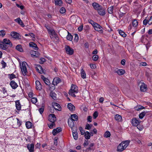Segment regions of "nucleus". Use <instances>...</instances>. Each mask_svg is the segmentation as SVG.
Segmentation results:
<instances>
[{"mask_svg":"<svg viewBox=\"0 0 152 152\" xmlns=\"http://www.w3.org/2000/svg\"><path fill=\"white\" fill-rule=\"evenodd\" d=\"M1 64L2 65L3 68H4L6 66V64L3 60L1 61Z\"/></svg>","mask_w":152,"mask_h":152,"instance_id":"63","label":"nucleus"},{"mask_svg":"<svg viewBox=\"0 0 152 152\" xmlns=\"http://www.w3.org/2000/svg\"><path fill=\"white\" fill-rule=\"evenodd\" d=\"M84 134V137L86 139H89L90 138L91 134L88 132L86 131Z\"/></svg>","mask_w":152,"mask_h":152,"instance_id":"33","label":"nucleus"},{"mask_svg":"<svg viewBox=\"0 0 152 152\" xmlns=\"http://www.w3.org/2000/svg\"><path fill=\"white\" fill-rule=\"evenodd\" d=\"M147 113V112H146L144 111L143 112L141 113L139 115V118L141 119H142L143 118V117L145 116V115Z\"/></svg>","mask_w":152,"mask_h":152,"instance_id":"41","label":"nucleus"},{"mask_svg":"<svg viewBox=\"0 0 152 152\" xmlns=\"http://www.w3.org/2000/svg\"><path fill=\"white\" fill-rule=\"evenodd\" d=\"M77 87L75 85H73L71 87V89L69 91V94L72 96H76L75 94L78 92Z\"/></svg>","mask_w":152,"mask_h":152,"instance_id":"1","label":"nucleus"},{"mask_svg":"<svg viewBox=\"0 0 152 152\" xmlns=\"http://www.w3.org/2000/svg\"><path fill=\"white\" fill-rule=\"evenodd\" d=\"M99 56L97 55H94L92 57V60L95 61H97L98 59Z\"/></svg>","mask_w":152,"mask_h":152,"instance_id":"51","label":"nucleus"},{"mask_svg":"<svg viewBox=\"0 0 152 152\" xmlns=\"http://www.w3.org/2000/svg\"><path fill=\"white\" fill-rule=\"evenodd\" d=\"M81 77L83 78L84 79L86 77V73L85 71L83 70V69H82L81 70Z\"/></svg>","mask_w":152,"mask_h":152,"instance_id":"37","label":"nucleus"},{"mask_svg":"<svg viewBox=\"0 0 152 152\" xmlns=\"http://www.w3.org/2000/svg\"><path fill=\"white\" fill-rule=\"evenodd\" d=\"M30 54L31 56L33 57H37L39 55V53L38 52L34 50L31 51L30 52Z\"/></svg>","mask_w":152,"mask_h":152,"instance_id":"15","label":"nucleus"},{"mask_svg":"<svg viewBox=\"0 0 152 152\" xmlns=\"http://www.w3.org/2000/svg\"><path fill=\"white\" fill-rule=\"evenodd\" d=\"M117 73L119 75H123L125 72V71L123 69H119L116 71Z\"/></svg>","mask_w":152,"mask_h":152,"instance_id":"34","label":"nucleus"},{"mask_svg":"<svg viewBox=\"0 0 152 152\" xmlns=\"http://www.w3.org/2000/svg\"><path fill=\"white\" fill-rule=\"evenodd\" d=\"M92 6L95 9L97 10L100 7V6L101 5H99L98 3H93L92 4Z\"/></svg>","mask_w":152,"mask_h":152,"instance_id":"29","label":"nucleus"},{"mask_svg":"<svg viewBox=\"0 0 152 152\" xmlns=\"http://www.w3.org/2000/svg\"><path fill=\"white\" fill-rule=\"evenodd\" d=\"M94 145V143H91L89 145V147L86 150V152H90L91 151H93L95 149Z\"/></svg>","mask_w":152,"mask_h":152,"instance_id":"8","label":"nucleus"},{"mask_svg":"<svg viewBox=\"0 0 152 152\" xmlns=\"http://www.w3.org/2000/svg\"><path fill=\"white\" fill-rule=\"evenodd\" d=\"M119 34L122 37H125L126 36V34L122 30H118Z\"/></svg>","mask_w":152,"mask_h":152,"instance_id":"45","label":"nucleus"},{"mask_svg":"<svg viewBox=\"0 0 152 152\" xmlns=\"http://www.w3.org/2000/svg\"><path fill=\"white\" fill-rule=\"evenodd\" d=\"M15 106L16 109L18 110H21V106L19 100H17L15 102Z\"/></svg>","mask_w":152,"mask_h":152,"instance_id":"21","label":"nucleus"},{"mask_svg":"<svg viewBox=\"0 0 152 152\" xmlns=\"http://www.w3.org/2000/svg\"><path fill=\"white\" fill-rule=\"evenodd\" d=\"M141 122V121L140 120L136 118H133L132 120V124L133 126H137Z\"/></svg>","mask_w":152,"mask_h":152,"instance_id":"7","label":"nucleus"},{"mask_svg":"<svg viewBox=\"0 0 152 152\" xmlns=\"http://www.w3.org/2000/svg\"><path fill=\"white\" fill-rule=\"evenodd\" d=\"M137 127V128L139 130L141 131L143 129V126L142 125H140V124H138L137 126H136Z\"/></svg>","mask_w":152,"mask_h":152,"instance_id":"50","label":"nucleus"},{"mask_svg":"<svg viewBox=\"0 0 152 152\" xmlns=\"http://www.w3.org/2000/svg\"><path fill=\"white\" fill-rule=\"evenodd\" d=\"M111 135V134L110 132L108 131H106L104 134V137L106 138L110 137Z\"/></svg>","mask_w":152,"mask_h":152,"instance_id":"42","label":"nucleus"},{"mask_svg":"<svg viewBox=\"0 0 152 152\" xmlns=\"http://www.w3.org/2000/svg\"><path fill=\"white\" fill-rule=\"evenodd\" d=\"M115 120L118 121H121L122 119V117L121 116L118 114L115 115Z\"/></svg>","mask_w":152,"mask_h":152,"instance_id":"32","label":"nucleus"},{"mask_svg":"<svg viewBox=\"0 0 152 152\" xmlns=\"http://www.w3.org/2000/svg\"><path fill=\"white\" fill-rule=\"evenodd\" d=\"M74 121L72 119H69L68 120V124L69 126L71 128L72 130L75 129H77L75 126V124L74 122Z\"/></svg>","mask_w":152,"mask_h":152,"instance_id":"6","label":"nucleus"},{"mask_svg":"<svg viewBox=\"0 0 152 152\" xmlns=\"http://www.w3.org/2000/svg\"><path fill=\"white\" fill-rule=\"evenodd\" d=\"M67 107L71 111H73L75 110V106L71 103L68 104L67 105Z\"/></svg>","mask_w":152,"mask_h":152,"instance_id":"26","label":"nucleus"},{"mask_svg":"<svg viewBox=\"0 0 152 152\" xmlns=\"http://www.w3.org/2000/svg\"><path fill=\"white\" fill-rule=\"evenodd\" d=\"M76 130L77 129H75L72 130L73 137L75 140H77L78 138V133L76 132Z\"/></svg>","mask_w":152,"mask_h":152,"instance_id":"20","label":"nucleus"},{"mask_svg":"<svg viewBox=\"0 0 152 152\" xmlns=\"http://www.w3.org/2000/svg\"><path fill=\"white\" fill-rule=\"evenodd\" d=\"M66 38L70 41H71L72 39V36L69 32H68V35L66 37Z\"/></svg>","mask_w":152,"mask_h":152,"instance_id":"39","label":"nucleus"},{"mask_svg":"<svg viewBox=\"0 0 152 152\" xmlns=\"http://www.w3.org/2000/svg\"><path fill=\"white\" fill-rule=\"evenodd\" d=\"M46 61V59L44 58H41L40 59L39 63L41 64H43Z\"/></svg>","mask_w":152,"mask_h":152,"instance_id":"60","label":"nucleus"},{"mask_svg":"<svg viewBox=\"0 0 152 152\" xmlns=\"http://www.w3.org/2000/svg\"><path fill=\"white\" fill-rule=\"evenodd\" d=\"M22 93L23 90L21 88L19 89L17 91V94L19 96L21 95Z\"/></svg>","mask_w":152,"mask_h":152,"instance_id":"48","label":"nucleus"},{"mask_svg":"<svg viewBox=\"0 0 152 152\" xmlns=\"http://www.w3.org/2000/svg\"><path fill=\"white\" fill-rule=\"evenodd\" d=\"M65 48L67 54L70 55L73 54L74 53L73 49L70 48L69 46L65 45Z\"/></svg>","mask_w":152,"mask_h":152,"instance_id":"4","label":"nucleus"},{"mask_svg":"<svg viewBox=\"0 0 152 152\" xmlns=\"http://www.w3.org/2000/svg\"><path fill=\"white\" fill-rule=\"evenodd\" d=\"M44 82L45 83V84H46V85H49L50 83V81L47 78H46L44 81Z\"/></svg>","mask_w":152,"mask_h":152,"instance_id":"62","label":"nucleus"},{"mask_svg":"<svg viewBox=\"0 0 152 152\" xmlns=\"http://www.w3.org/2000/svg\"><path fill=\"white\" fill-rule=\"evenodd\" d=\"M15 21L18 23L22 27H24L25 25L22 22V20L20 18H18L15 20Z\"/></svg>","mask_w":152,"mask_h":152,"instance_id":"18","label":"nucleus"},{"mask_svg":"<svg viewBox=\"0 0 152 152\" xmlns=\"http://www.w3.org/2000/svg\"><path fill=\"white\" fill-rule=\"evenodd\" d=\"M138 24V22L136 19H134L132 21V25L133 27H136Z\"/></svg>","mask_w":152,"mask_h":152,"instance_id":"43","label":"nucleus"},{"mask_svg":"<svg viewBox=\"0 0 152 152\" xmlns=\"http://www.w3.org/2000/svg\"><path fill=\"white\" fill-rule=\"evenodd\" d=\"M10 35L11 36L14 38L17 39H20L19 34L16 32H11Z\"/></svg>","mask_w":152,"mask_h":152,"instance_id":"12","label":"nucleus"},{"mask_svg":"<svg viewBox=\"0 0 152 152\" xmlns=\"http://www.w3.org/2000/svg\"><path fill=\"white\" fill-rule=\"evenodd\" d=\"M79 129L80 132L81 134L83 135L85 134V132L83 128L81 127H80L79 128Z\"/></svg>","mask_w":152,"mask_h":152,"instance_id":"57","label":"nucleus"},{"mask_svg":"<svg viewBox=\"0 0 152 152\" xmlns=\"http://www.w3.org/2000/svg\"><path fill=\"white\" fill-rule=\"evenodd\" d=\"M71 118L70 119H72L74 121H77L78 120V116L75 114H72L71 115Z\"/></svg>","mask_w":152,"mask_h":152,"instance_id":"30","label":"nucleus"},{"mask_svg":"<svg viewBox=\"0 0 152 152\" xmlns=\"http://www.w3.org/2000/svg\"><path fill=\"white\" fill-rule=\"evenodd\" d=\"M149 25H151L152 24V16L150 18L149 20Z\"/></svg>","mask_w":152,"mask_h":152,"instance_id":"64","label":"nucleus"},{"mask_svg":"<svg viewBox=\"0 0 152 152\" xmlns=\"http://www.w3.org/2000/svg\"><path fill=\"white\" fill-rule=\"evenodd\" d=\"M29 46L30 47H32L34 48V49L37 50L38 49V48L37 45L34 42H31L29 43Z\"/></svg>","mask_w":152,"mask_h":152,"instance_id":"25","label":"nucleus"},{"mask_svg":"<svg viewBox=\"0 0 152 152\" xmlns=\"http://www.w3.org/2000/svg\"><path fill=\"white\" fill-rule=\"evenodd\" d=\"M92 126V125H89L88 124H86V126H85V129H88V130H89V129H91V127Z\"/></svg>","mask_w":152,"mask_h":152,"instance_id":"55","label":"nucleus"},{"mask_svg":"<svg viewBox=\"0 0 152 152\" xmlns=\"http://www.w3.org/2000/svg\"><path fill=\"white\" fill-rule=\"evenodd\" d=\"M10 85L13 89H16L18 86V85L17 83H16L13 80H12L11 81L10 83Z\"/></svg>","mask_w":152,"mask_h":152,"instance_id":"23","label":"nucleus"},{"mask_svg":"<svg viewBox=\"0 0 152 152\" xmlns=\"http://www.w3.org/2000/svg\"><path fill=\"white\" fill-rule=\"evenodd\" d=\"M37 70L38 72L41 74L44 72V70L42 67L40 65H38L37 68Z\"/></svg>","mask_w":152,"mask_h":152,"instance_id":"28","label":"nucleus"},{"mask_svg":"<svg viewBox=\"0 0 152 152\" xmlns=\"http://www.w3.org/2000/svg\"><path fill=\"white\" fill-rule=\"evenodd\" d=\"M8 75L9 76V78L11 80L14 78H16L15 75L13 73L9 74Z\"/></svg>","mask_w":152,"mask_h":152,"instance_id":"52","label":"nucleus"},{"mask_svg":"<svg viewBox=\"0 0 152 152\" xmlns=\"http://www.w3.org/2000/svg\"><path fill=\"white\" fill-rule=\"evenodd\" d=\"M129 140H126L122 142L120 144L123 145V146L125 149L129 145Z\"/></svg>","mask_w":152,"mask_h":152,"instance_id":"19","label":"nucleus"},{"mask_svg":"<svg viewBox=\"0 0 152 152\" xmlns=\"http://www.w3.org/2000/svg\"><path fill=\"white\" fill-rule=\"evenodd\" d=\"M48 31L50 35L53 36L54 35L56 34L54 30L53 29H48Z\"/></svg>","mask_w":152,"mask_h":152,"instance_id":"35","label":"nucleus"},{"mask_svg":"<svg viewBox=\"0 0 152 152\" xmlns=\"http://www.w3.org/2000/svg\"><path fill=\"white\" fill-rule=\"evenodd\" d=\"M31 101L32 103L34 104L35 103L37 102V99L35 97L32 98L31 99Z\"/></svg>","mask_w":152,"mask_h":152,"instance_id":"58","label":"nucleus"},{"mask_svg":"<svg viewBox=\"0 0 152 152\" xmlns=\"http://www.w3.org/2000/svg\"><path fill=\"white\" fill-rule=\"evenodd\" d=\"M1 93L0 96V97H6L7 95V91L4 88H2V90L1 91Z\"/></svg>","mask_w":152,"mask_h":152,"instance_id":"14","label":"nucleus"},{"mask_svg":"<svg viewBox=\"0 0 152 152\" xmlns=\"http://www.w3.org/2000/svg\"><path fill=\"white\" fill-rule=\"evenodd\" d=\"M61 81V80L60 78L58 77H56L54 78L53 83L54 85H57L58 84L60 83Z\"/></svg>","mask_w":152,"mask_h":152,"instance_id":"22","label":"nucleus"},{"mask_svg":"<svg viewBox=\"0 0 152 152\" xmlns=\"http://www.w3.org/2000/svg\"><path fill=\"white\" fill-rule=\"evenodd\" d=\"M62 131V129L60 127H58L53 129L52 134L54 136L56 135L57 133Z\"/></svg>","mask_w":152,"mask_h":152,"instance_id":"13","label":"nucleus"},{"mask_svg":"<svg viewBox=\"0 0 152 152\" xmlns=\"http://www.w3.org/2000/svg\"><path fill=\"white\" fill-rule=\"evenodd\" d=\"M32 123L30 121H28L26 123V126L27 129H30L32 126Z\"/></svg>","mask_w":152,"mask_h":152,"instance_id":"40","label":"nucleus"},{"mask_svg":"<svg viewBox=\"0 0 152 152\" xmlns=\"http://www.w3.org/2000/svg\"><path fill=\"white\" fill-rule=\"evenodd\" d=\"M113 7H111L108 9V12L109 13L111 14L113 13Z\"/></svg>","mask_w":152,"mask_h":152,"instance_id":"54","label":"nucleus"},{"mask_svg":"<svg viewBox=\"0 0 152 152\" xmlns=\"http://www.w3.org/2000/svg\"><path fill=\"white\" fill-rule=\"evenodd\" d=\"M66 10L64 7L61 8L60 10V12L61 14H64Z\"/></svg>","mask_w":152,"mask_h":152,"instance_id":"56","label":"nucleus"},{"mask_svg":"<svg viewBox=\"0 0 152 152\" xmlns=\"http://www.w3.org/2000/svg\"><path fill=\"white\" fill-rule=\"evenodd\" d=\"M124 8V7H121L120 9L119 16L120 17H122L124 14H126V12H123L122 11Z\"/></svg>","mask_w":152,"mask_h":152,"instance_id":"46","label":"nucleus"},{"mask_svg":"<svg viewBox=\"0 0 152 152\" xmlns=\"http://www.w3.org/2000/svg\"><path fill=\"white\" fill-rule=\"evenodd\" d=\"M6 34V32L4 30L0 31V36L2 37L4 36Z\"/></svg>","mask_w":152,"mask_h":152,"instance_id":"49","label":"nucleus"},{"mask_svg":"<svg viewBox=\"0 0 152 152\" xmlns=\"http://www.w3.org/2000/svg\"><path fill=\"white\" fill-rule=\"evenodd\" d=\"M55 4L56 5L60 6L62 4V1L61 0H55Z\"/></svg>","mask_w":152,"mask_h":152,"instance_id":"38","label":"nucleus"},{"mask_svg":"<svg viewBox=\"0 0 152 152\" xmlns=\"http://www.w3.org/2000/svg\"><path fill=\"white\" fill-rule=\"evenodd\" d=\"M98 112L96 111L93 114V117L94 119H95L98 116Z\"/></svg>","mask_w":152,"mask_h":152,"instance_id":"61","label":"nucleus"},{"mask_svg":"<svg viewBox=\"0 0 152 152\" xmlns=\"http://www.w3.org/2000/svg\"><path fill=\"white\" fill-rule=\"evenodd\" d=\"M48 126L50 129H53L55 126V124L54 122H51V123L48 124Z\"/></svg>","mask_w":152,"mask_h":152,"instance_id":"47","label":"nucleus"},{"mask_svg":"<svg viewBox=\"0 0 152 152\" xmlns=\"http://www.w3.org/2000/svg\"><path fill=\"white\" fill-rule=\"evenodd\" d=\"M2 42L5 44L8 45L10 47H12V43L10 42L9 39H4Z\"/></svg>","mask_w":152,"mask_h":152,"instance_id":"17","label":"nucleus"},{"mask_svg":"<svg viewBox=\"0 0 152 152\" xmlns=\"http://www.w3.org/2000/svg\"><path fill=\"white\" fill-rule=\"evenodd\" d=\"M56 120V117L54 114H50L49 115L48 120L51 122H55Z\"/></svg>","mask_w":152,"mask_h":152,"instance_id":"10","label":"nucleus"},{"mask_svg":"<svg viewBox=\"0 0 152 152\" xmlns=\"http://www.w3.org/2000/svg\"><path fill=\"white\" fill-rule=\"evenodd\" d=\"M6 44H4L3 42H1L0 43V47L3 50H6L8 48V47Z\"/></svg>","mask_w":152,"mask_h":152,"instance_id":"27","label":"nucleus"},{"mask_svg":"<svg viewBox=\"0 0 152 152\" xmlns=\"http://www.w3.org/2000/svg\"><path fill=\"white\" fill-rule=\"evenodd\" d=\"M143 24L145 25H146L148 23L149 24V21L148 20L145 19L143 21Z\"/></svg>","mask_w":152,"mask_h":152,"instance_id":"59","label":"nucleus"},{"mask_svg":"<svg viewBox=\"0 0 152 152\" xmlns=\"http://www.w3.org/2000/svg\"><path fill=\"white\" fill-rule=\"evenodd\" d=\"M26 62H23L22 63L21 66V69L23 75L24 76H25L26 75L27 72V70L26 67Z\"/></svg>","mask_w":152,"mask_h":152,"instance_id":"3","label":"nucleus"},{"mask_svg":"<svg viewBox=\"0 0 152 152\" xmlns=\"http://www.w3.org/2000/svg\"><path fill=\"white\" fill-rule=\"evenodd\" d=\"M93 26L96 31H98L100 33L102 34L103 33V28L97 23H94Z\"/></svg>","mask_w":152,"mask_h":152,"instance_id":"2","label":"nucleus"},{"mask_svg":"<svg viewBox=\"0 0 152 152\" xmlns=\"http://www.w3.org/2000/svg\"><path fill=\"white\" fill-rule=\"evenodd\" d=\"M49 85V88L51 90H53L55 89V85H54V84H53H53L51 85Z\"/></svg>","mask_w":152,"mask_h":152,"instance_id":"53","label":"nucleus"},{"mask_svg":"<svg viewBox=\"0 0 152 152\" xmlns=\"http://www.w3.org/2000/svg\"><path fill=\"white\" fill-rule=\"evenodd\" d=\"M34 145L33 143L28 144L27 145V148L29 152H34Z\"/></svg>","mask_w":152,"mask_h":152,"instance_id":"11","label":"nucleus"},{"mask_svg":"<svg viewBox=\"0 0 152 152\" xmlns=\"http://www.w3.org/2000/svg\"><path fill=\"white\" fill-rule=\"evenodd\" d=\"M16 49L18 51L22 52L23 51V50L22 47V46L20 45H18L16 47Z\"/></svg>","mask_w":152,"mask_h":152,"instance_id":"36","label":"nucleus"},{"mask_svg":"<svg viewBox=\"0 0 152 152\" xmlns=\"http://www.w3.org/2000/svg\"><path fill=\"white\" fill-rule=\"evenodd\" d=\"M124 149H125L123 146V145L120 144L118 146L117 151H118L121 152Z\"/></svg>","mask_w":152,"mask_h":152,"instance_id":"31","label":"nucleus"},{"mask_svg":"<svg viewBox=\"0 0 152 152\" xmlns=\"http://www.w3.org/2000/svg\"><path fill=\"white\" fill-rule=\"evenodd\" d=\"M140 88L141 91L144 92L146 91L147 86L144 83H142Z\"/></svg>","mask_w":152,"mask_h":152,"instance_id":"24","label":"nucleus"},{"mask_svg":"<svg viewBox=\"0 0 152 152\" xmlns=\"http://www.w3.org/2000/svg\"><path fill=\"white\" fill-rule=\"evenodd\" d=\"M52 106L56 110L59 111L61 110V108L60 105L57 103L53 102L52 103Z\"/></svg>","mask_w":152,"mask_h":152,"instance_id":"9","label":"nucleus"},{"mask_svg":"<svg viewBox=\"0 0 152 152\" xmlns=\"http://www.w3.org/2000/svg\"><path fill=\"white\" fill-rule=\"evenodd\" d=\"M50 96L54 99H56V94L54 92H51L50 93Z\"/></svg>","mask_w":152,"mask_h":152,"instance_id":"44","label":"nucleus"},{"mask_svg":"<svg viewBox=\"0 0 152 152\" xmlns=\"http://www.w3.org/2000/svg\"><path fill=\"white\" fill-rule=\"evenodd\" d=\"M35 83L36 89L38 90H41L42 89V85L40 82L38 80H37L36 81Z\"/></svg>","mask_w":152,"mask_h":152,"instance_id":"16","label":"nucleus"},{"mask_svg":"<svg viewBox=\"0 0 152 152\" xmlns=\"http://www.w3.org/2000/svg\"><path fill=\"white\" fill-rule=\"evenodd\" d=\"M97 11L98 13L101 16H104L106 14L104 8L101 5V6H100V7L98 9Z\"/></svg>","mask_w":152,"mask_h":152,"instance_id":"5","label":"nucleus"}]
</instances>
